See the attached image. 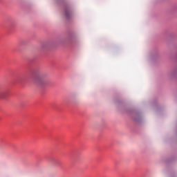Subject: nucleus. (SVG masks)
Wrapping results in <instances>:
<instances>
[{
  "instance_id": "1",
  "label": "nucleus",
  "mask_w": 177,
  "mask_h": 177,
  "mask_svg": "<svg viewBox=\"0 0 177 177\" xmlns=\"http://www.w3.org/2000/svg\"><path fill=\"white\" fill-rule=\"evenodd\" d=\"M34 82L37 85H44L45 84V75L41 73H35L33 77Z\"/></svg>"
},
{
  "instance_id": "2",
  "label": "nucleus",
  "mask_w": 177,
  "mask_h": 177,
  "mask_svg": "<svg viewBox=\"0 0 177 177\" xmlns=\"http://www.w3.org/2000/svg\"><path fill=\"white\" fill-rule=\"evenodd\" d=\"M65 16L66 17L67 19H70V17L73 16V13L71 12V11H70V10H66Z\"/></svg>"
},
{
  "instance_id": "3",
  "label": "nucleus",
  "mask_w": 177,
  "mask_h": 177,
  "mask_svg": "<svg viewBox=\"0 0 177 177\" xmlns=\"http://www.w3.org/2000/svg\"><path fill=\"white\" fill-rule=\"evenodd\" d=\"M6 95H8V91H3L0 93V99H5V97H6Z\"/></svg>"
}]
</instances>
